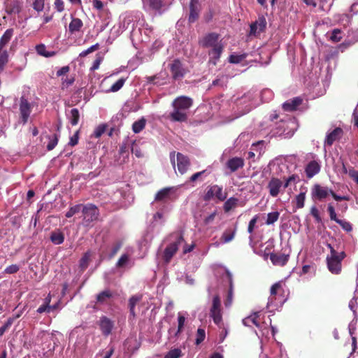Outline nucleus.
I'll use <instances>...</instances> for the list:
<instances>
[{"mask_svg": "<svg viewBox=\"0 0 358 358\" xmlns=\"http://www.w3.org/2000/svg\"><path fill=\"white\" fill-rule=\"evenodd\" d=\"M220 35L215 32L206 34L202 38L199 39V45L203 48H211L208 51L209 63L217 65L222 52L224 50V45L220 41Z\"/></svg>", "mask_w": 358, "mask_h": 358, "instance_id": "f257e3e1", "label": "nucleus"}, {"mask_svg": "<svg viewBox=\"0 0 358 358\" xmlns=\"http://www.w3.org/2000/svg\"><path fill=\"white\" fill-rule=\"evenodd\" d=\"M327 247L330 250V255L327 257V268L331 273L338 275L342 271V261L345 258L346 254L344 251L338 252L329 243Z\"/></svg>", "mask_w": 358, "mask_h": 358, "instance_id": "f03ea898", "label": "nucleus"}, {"mask_svg": "<svg viewBox=\"0 0 358 358\" xmlns=\"http://www.w3.org/2000/svg\"><path fill=\"white\" fill-rule=\"evenodd\" d=\"M174 241L169 244L165 248L163 253V260L165 264H169L173 257L178 250L179 245L184 242V238L181 233L175 232L170 235Z\"/></svg>", "mask_w": 358, "mask_h": 358, "instance_id": "7ed1b4c3", "label": "nucleus"}, {"mask_svg": "<svg viewBox=\"0 0 358 358\" xmlns=\"http://www.w3.org/2000/svg\"><path fill=\"white\" fill-rule=\"evenodd\" d=\"M285 291L281 281L274 283L270 289V296L268 299V305L278 306L284 303L285 299Z\"/></svg>", "mask_w": 358, "mask_h": 358, "instance_id": "20e7f679", "label": "nucleus"}, {"mask_svg": "<svg viewBox=\"0 0 358 358\" xmlns=\"http://www.w3.org/2000/svg\"><path fill=\"white\" fill-rule=\"evenodd\" d=\"M82 214L83 224L86 227H89L93 222L98 220L99 217V210L94 204L87 203L83 206Z\"/></svg>", "mask_w": 358, "mask_h": 358, "instance_id": "39448f33", "label": "nucleus"}, {"mask_svg": "<svg viewBox=\"0 0 358 358\" xmlns=\"http://www.w3.org/2000/svg\"><path fill=\"white\" fill-rule=\"evenodd\" d=\"M210 316L212 317L214 323L220 325L222 322V314L221 308V300L218 295L213 298L212 306L210 309Z\"/></svg>", "mask_w": 358, "mask_h": 358, "instance_id": "423d86ee", "label": "nucleus"}, {"mask_svg": "<svg viewBox=\"0 0 358 358\" xmlns=\"http://www.w3.org/2000/svg\"><path fill=\"white\" fill-rule=\"evenodd\" d=\"M170 71L172 78L174 80L182 78L188 71L184 67L182 63L178 59H175L171 64H169Z\"/></svg>", "mask_w": 358, "mask_h": 358, "instance_id": "0eeeda50", "label": "nucleus"}, {"mask_svg": "<svg viewBox=\"0 0 358 358\" xmlns=\"http://www.w3.org/2000/svg\"><path fill=\"white\" fill-rule=\"evenodd\" d=\"M266 20L264 16L259 17L258 19L251 23L250 26L249 36H258L264 32L266 27Z\"/></svg>", "mask_w": 358, "mask_h": 358, "instance_id": "6e6552de", "label": "nucleus"}, {"mask_svg": "<svg viewBox=\"0 0 358 358\" xmlns=\"http://www.w3.org/2000/svg\"><path fill=\"white\" fill-rule=\"evenodd\" d=\"M189 13L188 16V22L194 23L199 17L201 10V6L199 0H190L189 5Z\"/></svg>", "mask_w": 358, "mask_h": 358, "instance_id": "1a4fd4ad", "label": "nucleus"}, {"mask_svg": "<svg viewBox=\"0 0 358 358\" xmlns=\"http://www.w3.org/2000/svg\"><path fill=\"white\" fill-rule=\"evenodd\" d=\"M193 101L191 98L186 96H180L177 97L172 102L173 108L187 112L192 106Z\"/></svg>", "mask_w": 358, "mask_h": 358, "instance_id": "9d476101", "label": "nucleus"}, {"mask_svg": "<svg viewBox=\"0 0 358 358\" xmlns=\"http://www.w3.org/2000/svg\"><path fill=\"white\" fill-rule=\"evenodd\" d=\"M293 124L291 120H281L277 123L276 127L274 129V134L278 136H292L293 131L289 128V125Z\"/></svg>", "mask_w": 358, "mask_h": 358, "instance_id": "9b49d317", "label": "nucleus"}, {"mask_svg": "<svg viewBox=\"0 0 358 358\" xmlns=\"http://www.w3.org/2000/svg\"><path fill=\"white\" fill-rule=\"evenodd\" d=\"M283 185L284 184L280 178L272 177L267 185L269 194L272 197L278 196L281 189H283Z\"/></svg>", "mask_w": 358, "mask_h": 358, "instance_id": "f8f14e48", "label": "nucleus"}, {"mask_svg": "<svg viewBox=\"0 0 358 358\" xmlns=\"http://www.w3.org/2000/svg\"><path fill=\"white\" fill-rule=\"evenodd\" d=\"M20 111L22 122L23 124L27 123L31 110L30 103L24 96L20 98Z\"/></svg>", "mask_w": 358, "mask_h": 358, "instance_id": "ddd939ff", "label": "nucleus"}, {"mask_svg": "<svg viewBox=\"0 0 358 358\" xmlns=\"http://www.w3.org/2000/svg\"><path fill=\"white\" fill-rule=\"evenodd\" d=\"M177 166L178 171L180 174H184L188 170L190 166V160L189 158L182 155L180 152H178L177 155Z\"/></svg>", "mask_w": 358, "mask_h": 358, "instance_id": "4468645a", "label": "nucleus"}, {"mask_svg": "<svg viewBox=\"0 0 358 358\" xmlns=\"http://www.w3.org/2000/svg\"><path fill=\"white\" fill-rule=\"evenodd\" d=\"M245 165V161L242 157H234L229 159L226 163V168L234 173L241 169Z\"/></svg>", "mask_w": 358, "mask_h": 358, "instance_id": "2eb2a0df", "label": "nucleus"}, {"mask_svg": "<svg viewBox=\"0 0 358 358\" xmlns=\"http://www.w3.org/2000/svg\"><path fill=\"white\" fill-rule=\"evenodd\" d=\"M99 327L102 334L108 336L111 334L114 327V322L106 316H102L99 320Z\"/></svg>", "mask_w": 358, "mask_h": 358, "instance_id": "dca6fc26", "label": "nucleus"}, {"mask_svg": "<svg viewBox=\"0 0 358 358\" xmlns=\"http://www.w3.org/2000/svg\"><path fill=\"white\" fill-rule=\"evenodd\" d=\"M329 190L327 187L315 184L312 189V196L319 200L324 199L330 194Z\"/></svg>", "mask_w": 358, "mask_h": 358, "instance_id": "f3484780", "label": "nucleus"}, {"mask_svg": "<svg viewBox=\"0 0 358 358\" xmlns=\"http://www.w3.org/2000/svg\"><path fill=\"white\" fill-rule=\"evenodd\" d=\"M113 297V294L109 289H106L100 292L96 296V304L106 305L109 303L110 299Z\"/></svg>", "mask_w": 358, "mask_h": 358, "instance_id": "a211bd4d", "label": "nucleus"}, {"mask_svg": "<svg viewBox=\"0 0 358 358\" xmlns=\"http://www.w3.org/2000/svg\"><path fill=\"white\" fill-rule=\"evenodd\" d=\"M270 260L275 266H283L287 263L289 255L282 253L272 252L270 255Z\"/></svg>", "mask_w": 358, "mask_h": 358, "instance_id": "6ab92c4d", "label": "nucleus"}, {"mask_svg": "<svg viewBox=\"0 0 358 358\" xmlns=\"http://www.w3.org/2000/svg\"><path fill=\"white\" fill-rule=\"evenodd\" d=\"M5 10L9 15L19 13L21 11L20 2L19 0H6Z\"/></svg>", "mask_w": 358, "mask_h": 358, "instance_id": "aec40b11", "label": "nucleus"}, {"mask_svg": "<svg viewBox=\"0 0 358 358\" xmlns=\"http://www.w3.org/2000/svg\"><path fill=\"white\" fill-rule=\"evenodd\" d=\"M173 187H164L159 190L155 196V201L166 202L171 199V193Z\"/></svg>", "mask_w": 358, "mask_h": 358, "instance_id": "412c9836", "label": "nucleus"}, {"mask_svg": "<svg viewBox=\"0 0 358 358\" xmlns=\"http://www.w3.org/2000/svg\"><path fill=\"white\" fill-rule=\"evenodd\" d=\"M169 118L171 122H185L187 120V113L173 108V110L170 113Z\"/></svg>", "mask_w": 358, "mask_h": 358, "instance_id": "4be33fe9", "label": "nucleus"}, {"mask_svg": "<svg viewBox=\"0 0 358 358\" xmlns=\"http://www.w3.org/2000/svg\"><path fill=\"white\" fill-rule=\"evenodd\" d=\"M320 171V165L315 160L310 162L306 166L305 172L308 178H313Z\"/></svg>", "mask_w": 358, "mask_h": 358, "instance_id": "5701e85b", "label": "nucleus"}, {"mask_svg": "<svg viewBox=\"0 0 358 358\" xmlns=\"http://www.w3.org/2000/svg\"><path fill=\"white\" fill-rule=\"evenodd\" d=\"M145 6L148 7L149 10L155 11L158 14L161 15L162 8L164 6V0H146Z\"/></svg>", "mask_w": 358, "mask_h": 358, "instance_id": "b1692460", "label": "nucleus"}, {"mask_svg": "<svg viewBox=\"0 0 358 358\" xmlns=\"http://www.w3.org/2000/svg\"><path fill=\"white\" fill-rule=\"evenodd\" d=\"M343 129L340 127H336L331 132L327 134L325 139V144L331 146L333 143L338 140L343 135Z\"/></svg>", "mask_w": 358, "mask_h": 358, "instance_id": "393cba45", "label": "nucleus"}, {"mask_svg": "<svg viewBox=\"0 0 358 358\" xmlns=\"http://www.w3.org/2000/svg\"><path fill=\"white\" fill-rule=\"evenodd\" d=\"M302 99L300 97H294L288 100L282 104V108L285 111H294L297 107L302 103Z\"/></svg>", "mask_w": 358, "mask_h": 358, "instance_id": "a878e982", "label": "nucleus"}, {"mask_svg": "<svg viewBox=\"0 0 358 358\" xmlns=\"http://www.w3.org/2000/svg\"><path fill=\"white\" fill-rule=\"evenodd\" d=\"M142 299V295H133L129 299V308L130 313V317L134 319L136 317L135 306Z\"/></svg>", "mask_w": 358, "mask_h": 358, "instance_id": "bb28decb", "label": "nucleus"}, {"mask_svg": "<svg viewBox=\"0 0 358 358\" xmlns=\"http://www.w3.org/2000/svg\"><path fill=\"white\" fill-rule=\"evenodd\" d=\"M83 27V21L78 17H72L71 22L69 25V31L71 34L78 32Z\"/></svg>", "mask_w": 358, "mask_h": 358, "instance_id": "cd10ccee", "label": "nucleus"}, {"mask_svg": "<svg viewBox=\"0 0 358 358\" xmlns=\"http://www.w3.org/2000/svg\"><path fill=\"white\" fill-rule=\"evenodd\" d=\"M306 200V192H300L298 195L295 196L294 200L292 201V203H295V206L293 207V212L295 213L297 209L302 208L304 207Z\"/></svg>", "mask_w": 358, "mask_h": 358, "instance_id": "c85d7f7f", "label": "nucleus"}, {"mask_svg": "<svg viewBox=\"0 0 358 358\" xmlns=\"http://www.w3.org/2000/svg\"><path fill=\"white\" fill-rule=\"evenodd\" d=\"M237 231L236 227L234 229L228 228L222 234L220 240L222 243H227L231 241L236 235Z\"/></svg>", "mask_w": 358, "mask_h": 358, "instance_id": "c756f323", "label": "nucleus"}, {"mask_svg": "<svg viewBox=\"0 0 358 358\" xmlns=\"http://www.w3.org/2000/svg\"><path fill=\"white\" fill-rule=\"evenodd\" d=\"M91 252L87 251L84 253L79 261V268L81 272H83L88 267L91 261Z\"/></svg>", "mask_w": 358, "mask_h": 358, "instance_id": "7c9ffc66", "label": "nucleus"}, {"mask_svg": "<svg viewBox=\"0 0 358 358\" xmlns=\"http://www.w3.org/2000/svg\"><path fill=\"white\" fill-rule=\"evenodd\" d=\"M50 239L55 245H60L64 241V235L59 230L54 231L51 233Z\"/></svg>", "mask_w": 358, "mask_h": 358, "instance_id": "2f4dec72", "label": "nucleus"}, {"mask_svg": "<svg viewBox=\"0 0 358 358\" xmlns=\"http://www.w3.org/2000/svg\"><path fill=\"white\" fill-rule=\"evenodd\" d=\"M13 35V29H7L0 38V50H3V48L8 43Z\"/></svg>", "mask_w": 358, "mask_h": 358, "instance_id": "473e14b6", "label": "nucleus"}, {"mask_svg": "<svg viewBox=\"0 0 358 358\" xmlns=\"http://www.w3.org/2000/svg\"><path fill=\"white\" fill-rule=\"evenodd\" d=\"M9 61L8 52L6 50H0V73H2Z\"/></svg>", "mask_w": 358, "mask_h": 358, "instance_id": "72a5a7b5", "label": "nucleus"}, {"mask_svg": "<svg viewBox=\"0 0 358 358\" xmlns=\"http://www.w3.org/2000/svg\"><path fill=\"white\" fill-rule=\"evenodd\" d=\"M68 118L72 126H76L78 124L80 120V113L78 108H73L70 110Z\"/></svg>", "mask_w": 358, "mask_h": 358, "instance_id": "f704fd0d", "label": "nucleus"}, {"mask_svg": "<svg viewBox=\"0 0 358 358\" xmlns=\"http://www.w3.org/2000/svg\"><path fill=\"white\" fill-rule=\"evenodd\" d=\"M37 53L45 57H53L56 55L55 51L48 52L46 50V47L44 44H39L36 46Z\"/></svg>", "mask_w": 358, "mask_h": 358, "instance_id": "c9c22d12", "label": "nucleus"}, {"mask_svg": "<svg viewBox=\"0 0 358 358\" xmlns=\"http://www.w3.org/2000/svg\"><path fill=\"white\" fill-rule=\"evenodd\" d=\"M146 120L142 117L138 121H136L132 124V130L135 134L141 132L145 127Z\"/></svg>", "mask_w": 358, "mask_h": 358, "instance_id": "e433bc0d", "label": "nucleus"}, {"mask_svg": "<svg viewBox=\"0 0 358 358\" xmlns=\"http://www.w3.org/2000/svg\"><path fill=\"white\" fill-rule=\"evenodd\" d=\"M238 199L231 197L228 199L224 203V210L227 213L237 206Z\"/></svg>", "mask_w": 358, "mask_h": 358, "instance_id": "4c0bfd02", "label": "nucleus"}, {"mask_svg": "<svg viewBox=\"0 0 358 358\" xmlns=\"http://www.w3.org/2000/svg\"><path fill=\"white\" fill-rule=\"evenodd\" d=\"M215 196L220 200L224 201L227 198V194L223 192L222 187L217 185H213Z\"/></svg>", "mask_w": 358, "mask_h": 358, "instance_id": "58836bf2", "label": "nucleus"}, {"mask_svg": "<svg viewBox=\"0 0 358 358\" xmlns=\"http://www.w3.org/2000/svg\"><path fill=\"white\" fill-rule=\"evenodd\" d=\"M83 205L78 204L69 208V210L66 213L65 216L67 218H70L73 216L75 214L79 213L80 210L82 211Z\"/></svg>", "mask_w": 358, "mask_h": 358, "instance_id": "ea45409f", "label": "nucleus"}, {"mask_svg": "<svg viewBox=\"0 0 358 358\" xmlns=\"http://www.w3.org/2000/svg\"><path fill=\"white\" fill-rule=\"evenodd\" d=\"M48 139H49V142L47 145V150H52L57 145V143L59 141L58 136L56 134L51 135V136H48Z\"/></svg>", "mask_w": 358, "mask_h": 358, "instance_id": "a19ab883", "label": "nucleus"}, {"mask_svg": "<svg viewBox=\"0 0 358 358\" xmlns=\"http://www.w3.org/2000/svg\"><path fill=\"white\" fill-rule=\"evenodd\" d=\"M247 57V54L242 55H231L229 57V62L231 64H239L243 61Z\"/></svg>", "mask_w": 358, "mask_h": 358, "instance_id": "79ce46f5", "label": "nucleus"}, {"mask_svg": "<svg viewBox=\"0 0 358 358\" xmlns=\"http://www.w3.org/2000/svg\"><path fill=\"white\" fill-rule=\"evenodd\" d=\"M280 216V213L278 211L269 213L267 215V219L266 220V224L268 225L273 224L275 222Z\"/></svg>", "mask_w": 358, "mask_h": 358, "instance_id": "37998d69", "label": "nucleus"}, {"mask_svg": "<svg viewBox=\"0 0 358 358\" xmlns=\"http://www.w3.org/2000/svg\"><path fill=\"white\" fill-rule=\"evenodd\" d=\"M178 329L176 333V336H178L182 331L185 322V317L180 313H178Z\"/></svg>", "mask_w": 358, "mask_h": 358, "instance_id": "c03bdc74", "label": "nucleus"}, {"mask_svg": "<svg viewBox=\"0 0 358 358\" xmlns=\"http://www.w3.org/2000/svg\"><path fill=\"white\" fill-rule=\"evenodd\" d=\"M206 338V332L203 329L199 328L196 331V340H195V344L199 345L201 344Z\"/></svg>", "mask_w": 358, "mask_h": 358, "instance_id": "a18cd8bd", "label": "nucleus"}, {"mask_svg": "<svg viewBox=\"0 0 358 358\" xmlns=\"http://www.w3.org/2000/svg\"><path fill=\"white\" fill-rule=\"evenodd\" d=\"M126 81L125 78H121L119 80H117L111 87L110 89V92H115L120 90L124 85V83Z\"/></svg>", "mask_w": 358, "mask_h": 358, "instance_id": "49530a36", "label": "nucleus"}, {"mask_svg": "<svg viewBox=\"0 0 358 358\" xmlns=\"http://www.w3.org/2000/svg\"><path fill=\"white\" fill-rule=\"evenodd\" d=\"M122 244H123V243H122V241H117V242L114 244V245H113V248H112V250H111L110 252V253H109V255H108V259H113V258L116 255V254L117 253V252H118V251L120 250V249L122 248Z\"/></svg>", "mask_w": 358, "mask_h": 358, "instance_id": "de8ad7c7", "label": "nucleus"}, {"mask_svg": "<svg viewBox=\"0 0 358 358\" xmlns=\"http://www.w3.org/2000/svg\"><path fill=\"white\" fill-rule=\"evenodd\" d=\"M182 356V352L178 348L171 350L164 358H179Z\"/></svg>", "mask_w": 358, "mask_h": 358, "instance_id": "09e8293b", "label": "nucleus"}, {"mask_svg": "<svg viewBox=\"0 0 358 358\" xmlns=\"http://www.w3.org/2000/svg\"><path fill=\"white\" fill-rule=\"evenodd\" d=\"M299 176L296 174H292V176H289L287 178L285 179L283 185V189H286L292 183H296L297 181H299Z\"/></svg>", "mask_w": 358, "mask_h": 358, "instance_id": "8fccbe9b", "label": "nucleus"}, {"mask_svg": "<svg viewBox=\"0 0 358 358\" xmlns=\"http://www.w3.org/2000/svg\"><path fill=\"white\" fill-rule=\"evenodd\" d=\"M32 7L37 12H41L44 8L45 0H32Z\"/></svg>", "mask_w": 358, "mask_h": 358, "instance_id": "3c124183", "label": "nucleus"}, {"mask_svg": "<svg viewBox=\"0 0 358 358\" xmlns=\"http://www.w3.org/2000/svg\"><path fill=\"white\" fill-rule=\"evenodd\" d=\"M106 127L105 124L99 125L94 130L92 136L98 138L105 132Z\"/></svg>", "mask_w": 358, "mask_h": 358, "instance_id": "603ef678", "label": "nucleus"}, {"mask_svg": "<svg viewBox=\"0 0 358 358\" xmlns=\"http://www.w3.org/2000/svg\"><path fill=\"white\" fill-rule=\"evenodd\" d=\"M99 48V43H96L95 45H92L91 47H90L89 48H87V50H83V52H81L79 55V56L80 57H86L87 55L97 50Z\"/></svg>", "mask_w": 358, "mask_h": 358, "instance_id": "864d4df0", "label": "nucleus"}, {"mask_svg": "<svg viewBox=\"0 0 358 358\" xmlns=\"http://www.w3.org/2000/svg\"><path fill=\"white\" fill-rule=\"evenodd\" d=\"M341 31L340 29H334L331 33V35L330 36L331 41H332L333 42H335V43L339 42L342 38V37L341 36Z\"/></svg>", "mask_w": 358, "mask_h": 358, "instance_id": "5fc2aeb1", "label": "nucleus"}, {"mask_svg": "<svg viewBox=\"0 0 358 358\" xmlns=\"http://www.w3.org/2000/svg\"><path fill=\"white\" fill-rule=\"evenodd\" d=\"M129 262V255L127 254H123L121 255L120 259L116 263V266L117 268H122L125 266V264Z\"/></svg>", "mask_w": 358, "mask_h": 358, "instance_id": "6e6d98bb", "label": "nucleus"}, {"mask_svg": "<svg viewBox=\"0 0 358 358\" xmlns=\"http://www.w3.org/2000/svg\"><path fill=\"white\" fill-rule=\"evenodd\" d=\"M20 270V266L17 264H12L8 266H7L5 270L4 273L8 274H14L16 273Z\"/></svg>", "mask_w": 358, "mask_h": 358, "instance_id": "4d7b16f0", "label": "nucleus"}, {"mask_svg": "<svg viewBox=\"0 0 358 358\" xmlns=\"http://www.w3.org/2000/svg\"><path fill=\"white\" fill-rule=\"evenodd\" d=\"M336 223L348 232L351 231L352 229L351 224L347 221L339 220Z\"/></svg>", "mask_w": 358, "mask_h": 358, "instance_id": "13d9d810", "label": "nucleus"}, {"mask_svg": "<svg viewBox=\"0 0 358 358\" xmlns=\"http://www.w3.org/2000/svg\"><path fill=\"white\" fill-rule=\"evenodd\" d=\"M327 210L329 214L330 219L337 222L340 219H338L335 212L334 207L331 204L328 205Z\"/></svg>", "mask_w": 358, "mask_h": 358, "instance_id": "bf43d9fd", "label": "nucleus"}, {"mask_svg": "<svg viewBox=\"0 0 358 358\" xmlns=\"http://www.w3.org/2000/svg\"><path fill=\"white\" fill-rule=\"evenodd\" d=\"M102 61H103V57H101L99 55H96V57L95 60L94 61L93 64H92V67L90 68V70L94 71L98 69L99 68V66H100L101 63L102 62Z\"/></svg>", "mask_w": 358, "mask_h": 358, "instance_id": "052dcab7", "label": "nucleus"}, {"mask_svg": "<svg viewBox=\"0 0 358 358\" xmlns=\"http://www.w3.org/2000/svg\"><path fill=\"white\" fill-rule=\"evenodd\" d=\"M12 324L13 320L10 318L2 327H0V336L3 335V334L10 327Z\"/></svg>", "mask_w": 358, "mask_h": 358, "instance_id": "680f3d73", "label": "nucleus"}, {"mask_svg": "<svg viewBox=\"0 0 358 358\" xmlns=\"http://www.w3.org/2000/svg\"><path fill=\"white\" fill-rule=\"evenodd\" d=\"M258 216L255 215L250 222L248 227V231L250 234H252L254 231V229L255 227V224L257 222Z\"/></svg>", "mask_w": 358, "mask_h": 358, "instance_id": "e2e57ef3", "label": "nucleus"}, {"mask_svg": "<svg viewBox=\"0 0 358 358\" xmlns=\"http://www.w3.org/2000/svg\"><path fill=\"white\" fill-rule=\"evenodd\" d=\"M310 214L314 217L317 222H321V217L320 216L319 210L315 206H313L310 209Z\"/></svg>", "mask_w": 358, "mask_h": 358, "instance_id": "0e129e2a", "label": "nucleus"}, {"mask_svg": "<svg viewBox=\"0 0 358 358\" xmlns=\"http://www.w3.org/2000/svg\"><path fill=\"white\" fill-rule=\"evenodd\" d=\"M349 176L356 182L358 185V171H356L354 168H350L349 169Z\"/></svg>", "mask_w": 358, "mask_h": 358, "instance_id": "69168bd1", "label": "nucleus"}, {"mask_svg": "<svg viewBox=\"0 0 358 358\" xmlns=\"http://www.w3.org/2000/svg\"><path fill=\"white\" fill-rule=\"evenodd\" d=\"M215 196L213 186L210 187L203 196L204 201H210Z\"/></svg>", "mask_w": 358, "mask_h": 358, "instance_id": "338daca9", "label": "nucleus"}, {"mask_svg": "<svg viewBox=\"0 0 358 358\" xmlns=\"http://www.w3.org/2000/svg\"><path fill=\"white\" fill-rule=\"evenodd\" d=\"M222 325H223L222 323L220 325H218L220 327V328L222 329V331H220V336H219L220 342H223V341L225 339V338L227 337V336L228 334L227 329L224 327H222Z\"/></svg>", "mask_w": 358, "mask_h": 358, "instance_id": "774afa93", "label": "nucleus"}]
</instances>
